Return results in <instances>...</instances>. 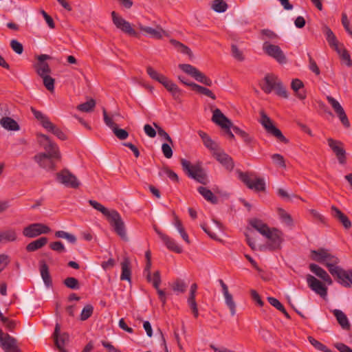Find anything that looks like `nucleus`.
Wrapping results in <instances>:
<instances>
[{"label":"nucleus","instance_id":"nucleus-1","mask_svg":"<svg viewBox=\"0 0 352 352\" xmlns=\"http://www.w3.org/2000/svg\"><path fill=\"white\" fill-rule=\"evenodd\" d=\"M327 257L324 265L327 267L330 274L338 283L344 287H350L352 285V270H344L338 266L340 259L330 252Z\"/></svg>","mask_w":352,"mask_h":352},{"label":"nucleus","instance_id":"nucleus-2","mask_svg":"<svg viewBox=\"0 0 352 352\" xmlns=\"http://www.w3.org/2000/svg\"><path fill=\"white\" fill-rule=\"evenodd\" d=\"M180 162L183 170L188 177L203 185H206L209 182L208 175L201 162L192 164L190 161L182 158Z\"/></svg>","mask_w":352,"mask_h":352},{"label":"nucleus","instance_id":"nucleus-3","mask_svg":"<svg viewBox=\"0 0 352 352\" xmlns=\"http://www.w3.org/2000/svg\"><path fill=\"white\" fill-rule=\"evenodd\" d=\"M239 179L250 189L256 192H263L265 190V183L263 179L256 177L254 173L242 172L237 170Z\"/></svg>","mask_w":352,"mask_h":352},{"label":"nucleus","instance_id":"nucleus-4","mask_svg":"<svg viewBox=\"0 0 352 352\" xmlns=\"http://www.w3.org/2000/svg\"><path fill=\"white\" fill-rule=\"evenodd\" d=\"M113 231L123 240H126V232L124 222L119 212L116 210H111L105 216Z\"/></svg>","mask_w":352,"mask_h":352},{"label":"nucleus","instance_id":"nucleus-5","mask_svg":"<svg viewBox=\"0 0 352 352\" xmlns=\"http://www.w3.org/2000/svg\"><path fill=\"white\" fill-rule=\"evenodd\" d=\"M261 118L259 122L264 127L265 131L276 137L280 142L285 144H287L289 140L283 135L281 131L276 128L270 119V118L266 114L264 110H261L260 112Z\"/></svg>","mask_w":352,"mask_h":352},{"label":"nucleus","instance_id":"nucleus-6","mask_svg":"<svg viewBox=\"0 0 352 352\" xmlns=\"http://www.w3.org/2000/svg\"><path fill=\"white\" fill-rule=\"evenodd\" d=\"M38 142L39 144L45 151L44 154H48L58 160H60L61 154L58 145L54 143L51 138L45 134H37Z\"/></svg>","mask_w":352,"mask_h":352},{"label":"nucleus","instance_id":"nucleus-7","mask_svg":"<svg viewBox=\"0 0 352 352\" xmlns=\"http://www.w3.org/2000/svg\"><path fill=\"white\" fill-rule=\"evenodd\" d=\"M179 67L185 73L190 75L195 78L197 81L202 83L205 86L212 87L217 85L216 82L214 84L211 79L208 78L204 73L198 70L195 67L189 64H180Z\"/></svg>","mask_w":352,"mask_h":352},{"label":"nucleus","instance_id":"nucleus-8","mask_svg":"<svg viewBox=\"0 0 352 352\" xmlns=\"http://www.w3.org/2000/svg\"><path fill=\"white\" fill-rule=\"evenodd\" d=\"M267 239V248L270 251H275L281 249L284 241V234L280 230L273 228L269 234L265 236Z\"/></svg>","mask_w":352,"mask_h":352},{"label":"nucleus","instance_id":"nucleus-9","mask_svg":"<svg viewBox=\"0 0 352 352\" xmlns=\"http://www.w3.org/2000/svg\"><path fill=\"white\" fill-rule=\"evenodd\" d=\"M56 180L66 187L78 188L80 186L76 177L69 170L63 169L56 175Z\"/></svg>","mask_w":352,"mask_h":352},{"label":"nucleus","instance_id":"nucleus-10","mask_svg":"<svg viewBox=\"0 0 352 352\" xmlns=\"http://www.w3.org/2000/svg\"><path fill=\"white\" fill-rule=\"evenodd\" d=\"M51 231V229L47 226L35 223H32L23 230V234L28 238H35L43 234H47Z\"/></svg>","mask_w":352,"mask_h":352},{"label":"nucleus","instance_id":"nucleus-11","mask_svg":"<svg viewBox=\"0 0 352 352\" xmlns=\"http://www.w3.org/2000/svg\"><path fill=\"white\" fill-rule=\"evenodd\" d=\"M0 346L5 352H21L17 346V340L0 329Z\"/></svg>","mask_w":352,"mask_h":352},{"label":"nucleus","instance_id":"nucleus-12","mask_svg":"<svg viewBox=\"0 0 352 352\" xmlns=\"http://www.w3.org/2000/svg\"><path fill=\"white\" fill-rule=\"evenodd\" d=\"M263 51L270 56L276 60L279 63L283 64L287 62L286 56L282 50L275 45L265 42L263 45Z\"/></svg>","mask_w":352,"mask_h":352},{"label":"nucleus","instance_id":"nucleus-13","mask_svg":"<svg viewBox=\"0 0 352 352\" xmlns=\"http://www.w3.org/2000/svg\"><path fill=\"white\" fill-rule=\"evenodd\" d=\"M111 17L113 24L117 28L121 30L124 33H126L131 36H138V33L132 28L131 23L126 21L125 19L118 16L115 11L111 12Z\"/></svg>","mask_w":352,"mask_h":352},{"label":"nucleus","instance_id":"nucleus-14","mask_svg":"<svg viewBox=\"0 0 352 352\" xmlns=\"http://www.w3.org/2000/svg\"><path fill=\"white\" fill-rule=\"evenodd\" d=\"M34 160L38 164L39 166L47 170H54L56 169V162L58 159L48 155V154L38 153L34 156Z\"/></svg>","mask_w":352,"mask_h":352},{"label":"nucleus","instance_id":"nucleus-15","mask_svg":"<svg viewBox=\"0 0 352 352\" xmlns=\"http://www.w3.org/2000/svg\"><path fill=\"white\" fill-rule=\"evenodd\" d=\"M327 142L329 146L336 155L338 160L340 164H344L346 162V151L343 147V144L340 141L328 138Z\"/></svg>","mask_w":352,"mask_h":352},{"label":"nucleus","instance_id":"nucleus-16","mask_svg":"<svg viewBox=\"0 0 352 352\" xmlns=\"http://www.w3.org/2000/svg\"><path fill=\"white\" fill-rule=\"evenodd\" d=\"M327 99L329 103L331 105L332 108L333 109L335 113L337 114L343 126L346 128H349L350 122L343 107L340 105L339 102L330 96H328L327 97Z\"/></svg>","mask_w":352,"mask_h":352},{"label":"nucleus","instance_id":"nucleus-17","mask_svg":"<svg viewBox=\"0 0 352 352\" xmlns=\"http://www.w3.org/2000/svg\"><path fill=\"white\" fill-rule=\"evenodd\" d=\"M138 27L144 36H148L152 38L160 39L164 36H168L167 32L158 25L155 28H152L138 23Z\"/></svg>","mask_w":352,"mask_h":352},{"label":"nucleus","instance_id":"nucleus-18","mask_svg":"<svg viewBox=\"0 0 352 352\" xmlns=\"http://www.w3.org/2000/svg\"><path fill=\"white\" fill-rule=\"evenodd\" d=\"M309 287L315 293L324 298L327 295V287L321 281L311 274L307 276Z\"/></svg>","mask_w":352,"mask_h":352},{"label":"nucleus","instance_id":"nucleus-19","mask_svg":"<svg viewBox=\"0 0 352 352\" xmlns=\"http://www.w3.org/2000/svg\"><path fill=\"white\" fill-rule=\"evenodd\" d=\"M215 159L223 166L228 171H232L234 167L232 158L226 153L221 148L213 155Z\"/></svg>","mask_w":352,"mask_h":352},{"label":"nucleus","instance_id":"nucleus-20","mask_svg":"<svg viewBox=\"0 0 352 352\" xmlns=\"http://www.w3.org/2000/svg\"><path fill=\"white\" fill-rule=\"evenodd\" d=\"M147 73L150 77L159 82H160L166 88H174L175 85L168 79L166 76L158 73L156 70L151 67H147Z\"/></svg>","mask_w":352,"mask_h":352},{"label":"nucleus","instance_id":"nucleus-21","mask_svg":"<svg viewBox=\"0 0 352 352\" xmlns=\"http://www.w3.org/2000/svg\"><path fill=\"white\" fill-rule=\"evenodd\" d=\"M219 282L221 286L222 292L225 297V301L227 306L229 307L232 316L236 314V305L233 300L232 295L229 293L228 287L223 280L219 279Z\"/></svg>","mask_w":352,"mask_h":352},{"label":"nucleus","instance_id":"nucleus-22","mask_svg":"<svg viewBox=\"0 0 352 352\" xmlns=\"http://www.w3.org/2000/svg\"><path fill=\"white\" fill-rule=\"evenodd\" d=\"M332 216L336 219L346 230L351 228V222L349 217L335 206L331 207Z\"/></svg>","mask_w":352,"mask_h":352},{"label":"nucleus","instance_id":"nucleus-23","mask_svg":"<svg viewBox=\"0 0 352 352\" xmlns=\"http://www.w3.org/2000/svg\"><path fill=\"white\" fill-rule=\"evenodd\" d=\"M212 122L220 126L221 128H228L232 126V122L229 120L220 109H216L213 111L212 118Z\"/></svg>","mask_w":352,"mask_h":352},{"label":"nucleus","instance_id":"nucleus-24","mask_svg":"<svg viewBox=\"0 0 352 352\" xmlns=\"http://www.w3.org/2000/svg\"><path fill=\"white\" fill-rule=\"evenodd\" d=\"M161 282L162 280L160 272L159 270H157L153 273V281L151 282V283H152L153 287L156 289L157 293L159 296V298L162 302V305L164 306L166 302V296L165 292L160 289Z\"/></svg>","mask_w":352,"mask_h":352},{"label":"nucleus","instance_id":"nucleus-25","mask_svg":"<svg viewBox=\"0 0 352 352\" xmlns=\"http://www.w3.org/2000/svg\"><path fill=\"white\" fill-rule=\"evenodd\" d=\"M198 135L201 138L204 146L212 152L213 155L221 149L219 144L212 140L206 132L200 130L198 131Z\"/></svg>","mask_w":352,"mask_h":352},{"label":"nucleus","instance_id":"nucleus-26","mask_svg":"<svg viewBox=\"0 0 352 352\" xmlns=\"http://www.w3.org/2000/svg\"><path fill=\"white\" fill-rule=\"evenodd\" d=\"M121 280H127L129 283H131V261L129 258H124L121 262Z\"/></svg>","mask_w":352,"mask_h":352},{"label":"nucleus","instance_id":"nucleus-27","mask_svg":"<svg viewBox=\"0 0 352 352\" xmlns=\"http://www.w3.org/2000/svg\"><path fill=\"white\" fill-rule=\"evenodd\" d=\"M309 268L311 272L314 273L317 276L320 277L324 282L327 283L329 285L332 284V280L330 276L323 268L315 263H311L309 266Z\"/></svg>","mask_w":352,"mask_h":352},{"label":"nucleus","instance_id":"nucleus-28","mask_svg":"<svg viewBox=\"0 0 352 352\" xmlns=\"http://www.w3.org/2000/svg\"><path fill=\"white\" fill-rule=\"evenodd\" d=\"M40 263V273L43 280V282L47 287H52V280L50 274L49 267L45 261H41Z\"/></svg>","mask_w":352,"mask_h":352},{"label":"nucleus","instance_id":"nucleus-29","mask_svg":"<svg viewBox=\"0 0 352 352\" xmlns=\"http://www.w3.org/2000/svg\"><path fill=\"white\" fill-rule=\"evenodd\" d=\"M329 252V251L328 250L323 248H320L316 250H311V258L313 261L324 265Z\"/></svg>","mask_w":352,"mask_h":352},{"label":"nucleus","instance_id":"nucleus-30","mask_svg":"<svg viewBox=\"0 0 352 352\" xmlns=\"http://www.w3.org/2000/svg\"><path fill=\"white\" fill-rule=\"evenodd\" d=\"M250 226L256 230L260 234L263 236L269 234V232L272 230L269 226L258 219H252L250 221Z\"/></svg>","mask_w":352,"mask_h":352},{"label":"nucleus","instance_id":"nucleus-31","mask_svg":"<svg viewBox=\"0 0 352 352\" xmlns=\"http://www.w3.org/2000/svg\"><path fill=\"white\" fill-rule=\"evenodd\" d=\"M47 242L48 239L47 237H40L39 239L28 243L25 247V250L28 252H35L47 245Z\"/></svg>","mask_w":352,"mask_h":352},{"label":"nucleus","instance_id":"nucleus-32","mask_svg":"<svg viewBox=\"0 0 352 352\" xmlns=\"http://www.w3.org/2000/svg\"><path fill=\"white\" fill-rule=\"evenodd\" d=\"M323 32L331 47L336 50L342 46V45L339 44L335 34L329 27L324 26Z\"/></svg>","mask_w":352,"mask_h":352},{"label":"nucleus","instance_id":"nucleus-33","mask_svg":"<svg viewBox=\"0 0 352 352\" xmlns=\"http://www.w3.org/2000/svg\"><path fill=\"white\" fill-rule=\"evenodd\" d=\"M161 240L169 250L177 254L182 252V248L179 245H177L173 239L170 238L168 235L166 234L164 236Z\"/></svg>","mask_w":352,"mask_h":352},{"label":"nucleus","instance_id":"nucleus-34","mask_svg":"<svg viewBox=\"0 0 352 352\" xmlns=\"http://www.w3.org/2000/svg\"><path fill=\"white\" fill-rule=\"evenodd\" d=\"M333 314L343 329H349L350 324L345 314L339 309L333 310Z\"/></svg>","mask_w":352,"mask_h":352},{"label":"nucleus","instance_id":"nucleus-35","mask_svg":"<svg viewBox=\"0 0 352 352\" xmlns=\"http://www.w3.org/2000/svg\"><path fill=\"white\" fill-rule=\"evenodd\" d=\"M197 191L204 197L208 201L216 204L218 203V198L213 194V192L204 186H199Z\"/></svg>","mask_w":352,"mask_h":352},{"label":"nucleus","instance_id":"nucleus-36","mask_svg":"<svg viewBox=\"0 0 352 352\" xmlns=\"http://www.w3.org/2000/svg\"><path fill=\"white\" fill-rule=\"evenodd\" d=\"M16 238V233L14 229H8L0 232V243L14 241Z\"/></svg>","mask_w":352,"mask_h":352},{"label":"nucleus","instance_id":"nucleus-37","mask_svg":"<svg viewBox=\"0 0 352 352\" xmlns=\"http://www.w3.org/2000/svg\"><path fill=\"white\" fill-rule=\"evenodd\" d=\"M47 126L45 128L48 132L52 133L56 135L58 139L61 140H67V135L65 133L56 125L53 124L52 122L47 123Z\"/></svg>","mask_w":352,"mask_h":352},{"label":"nucleus","instance_id":"nucleus-38","mask_svg":"<svg viewBox=\"0 0 352 352\" xmlns=\"http://www.w3.org/2000/svg\"><path fill=\"white\" fill-rule=\"evenodd\" d=\"M265 81L268 88H282L283 87L281 80L274 75H267L265 77Z\"/></svg>","mask_w":352,"mask_h":352},{"label":"nucleus","instance_id":"nucleus-39","mask_svg":"<svg viewBox=\"0 0 352 352\" xmlns=\"http://www.w3.org/2000/svg\"><path fill=\"white\" fill-rule=\"evenodd\" d=\"M1 124L2 126L8 130L17 131L19 129L18 123L12 118L10 117H5L1 118Z\"/></svg>","mask_w":352,"mask_h":352},{"label":"nucleus","instance_id":"nucleus-40","mask_svg":"<svg viewBox=\"0 0 352 352\" xmlns=\"http://www.w3.org/2000/svg\"><path fill=\"white\" fill-rule=\"evenodd\" d=\"M170 42L178 52L187 55L190 58H192V52L187 46L175 39H171Z\"/></svg>","mask_w":352,"mask_h":352},{"label":"nucleus","instance_id":"nucleus-41","mask_svg":"<svg viewBox=\"0 0 352 352\" xmlns=\"http://www.w3.org/2000/svg\"><path fill=\"white\" fill-rule=\"evenodd\" d=\"M96 100L93 98H89L85 102L78 104L76 109L81 112H91L96 107Z\"/></svg>","mask_w":352,"mask_h":352},{"label":"nucleus","instance_id":"nucleus-42","mask_svg":"<svg viewBox=\"0 0 352 352\" xmlns=\"http://www.w3.org/2000/svg\"><path fill=\"white\" fill-rule=\"evenodd\" d=\"M171 287L175 292L184 293L186 290L187 285L183 280L177 278L172 284Z\"/></svg>","mask_w":352,"mask_h":352},{"label":"nucleus","instance_id":"nucleus-43","mask_svg":"<svg viewBox=\"0 0 352 352\" xmlns=\"http://www.w3.org/2000/svg\"><path fill=\"white\" fill-rule=\"evenodd\" d=\"M232 129L233 131L236 135H239L246 144H249L252 142V140H253L252 138L245 131L241 129L239 127L234 125L233 124H232Z\"/></svg>","mask_w":352,"mask_h":352},{"label":"nucleus","instance_id":"nucleus-44","mask_svg":"<svg viewBox=\"0 0 352 352\" xmlns=\"http://www.w3.org/2000/svg\"><path fill=\"white\" fill-rule=\"evenodd\" d=\"M32 112L34 117L40 122L43 128L47 126V123H50L51 121L49 118L45 116L42 112L36 110L32 107Z\"/></svg>","mask_w":352,"mask_h":352},{"label":"nucleus","instance_id":"nucleus-45","mask_svg":"<svg viewBox=\"0 0 352 352\" xmlns=\"http://www.w3.org/2000/svg\"><path fill=\"white\" fill-rule=\"evenodd\" d=\"M63 284L69 289L77 290L80 286L79 281L74 277H67L63 280Z\"/></svg>","mask_w":352,"mask_h":352},{"label":"nucleus","instance_id":"nucleus-46","mask_svg":"<svg viewBox=\"0 0 352 352\" xmlns=\"http://www.w3.org/2000/svg\"><path fill=\"white\" fill-rule=\"evenodd\" d=\"M55 236L57 238H62L67 239L72 244H74L76 242V237L70 233L66 232L63 230H58L55 232Z\"/></svg>","mask_w":352,"mask_h":352},{"label":"nucleus","instance_id":"nucleus-47","mask_svg":"<svg viewBox=\"0 0 352 352\" xmlns=\"http://www.w3.org/2000/svg\"><path fill=\"white\" fill-rule=\"evenodd\" d=\"M59 331H60V326L58 323H56L54 329V331L53 333V338L54 340L55 345L58 349V350L61 352H68L66 349H64L63 346L60 344V341L58 340Z\"/></svg>","mask_w":352,"mask_h":352},{"label":"nucleus","instance_id":"nucleus-48","mask_svg":"<svg viewBox=\"0 0 352 352\" xmlns=\"http://www.w3.org/2000/svg\"><path fill=\"white\" fill-rule=\"evenodd\" d=\"M212 9L217 12H224L228 9V5L224 0H214Z\"/></svg>","mask_w":352,"mask_h":352},{"label":"nucleus","instance_id":"nucleus-49","mask_svg":"<svg viewBox=\"0 0 352 352\" xmlns=\"http://www.w3.org/2000/svg\"><path fill=\"white\" fill-rule=\"evenodd\" d=\"M94 312V307L91 304L86 305L80 314V319L82 321H85L87 320L91 316Z\"/></svg>","mask_w":352,"mask_h":352},{"label":"nucleus","instance_id":"nucleus-50","mask_svg":"<svg viewBox=\"0 0 352 352\" xmlns=\"http://www.w3.org/2000/svg\"><path fill=\"white\" fill-rule=\"evenodd\" d=\"M278 213L283 222L286 223L287 226H291L293 225V219L292 218V216L289 213H287L284 209L278 208Z\"/></svg>","mask_w":352,"mask_h":352},{"label":"nucleus","instance_id":"nucleus-51","mask_svg":"<svg viewBox=\"0 0 352 352\" xmlns=\"http://www.w3.org/2000/svg\"><path fill=\"white\" fill-rule=\"evenodd\" d=\"M308 340L311 345H313L316 349L323 351V352H332L330 349H329L324 344L316 340L314 338L311 336L308 337Z\"/></svg>","mask_w":352,"mask_h":352},{"label":"nucleus","instance_id":"nucleus-52","mask_svg":"<svg viewBox=\"0 0 352 352\" xmlns=\"http://www.w3.org/2000/svg\"><path fill=\"white\" fill-rule=\"evenodd\" d=\"M337 52V53L340 55V56L341 57V58L342 59V60L344 62V63L347 65V66H351V60L350 59V56L349 54H348V52H346V50L343 48L342 46H341L340 47H339L338 50H336Z\"/></svg>","mask_w":352,"mask_h":352},{"label":"nucleus","instance_id":"nucleus-53","mask_svg":"<svg viewBox=\"0 0 352 352\" xmlns=\"http://www.w3.org/2000/svg\"><path fill=\"white\" fill-rule=\"evenodd\" d=\"M187 302L191 309V311H192L194 317L195 318H198L199 311H198V307H197V302L195 300V297L188 296Z\"/></svg>","mask_w":352,"mask_h":352},{"label":"nucleus","instance_id":"nucleus-54","mask_svg":"<svg viewBox=\"0 0 352 352\" xmlns=\"http://www.w3.org/2000/svg\"><path fill=\"white\" fill-rule=\"evenodd\" d=\"M36 68L38 74L41 77L47 75L50 70L49 65L47 63H38L36 65Z\"/></svg>","mask_w":352,"mask_h":352},{"label":"nucleus","instance_id":"nucleus-55","mask_svg":"<svg viewBox=\"0 0 352 352\" xmlns=\"http://www.w3.org/2000/svg\"><path fill=\"white\" fill-rule=\"evenodd\" d=\"M89 204L96 210L100 211L104 216H106L109 212V210L102 206L101 204L98 203L95 200H89Z\"/></svg>","mask_w":352,"mask_h":352},{"label":"nucleus","instance_id":"nucleus-56","mask_svg":"<svg viewBox=\"0 0 352 352\" xmlns=\"http://www.w3.org/2000/svg\"><path fill=\"white\" fill-rule=\"evenodd\" d=\"M112 131L115 135L121 140H126L129 137V133L125 129H119L118 126L114 127Z\"/></svg>","mask_w":352,"mask_h":352},{"label":"nucleus","instance_id":"nucleus-57","mask_svg":"<svg viewBox=\"0 0 352 352\" xmlns=\"http://www.w3.org/2000/svg\"><path fill=\"white\" fill-rule=\"evenodd\" d=\"M309 212L316 221L320 222L324 226H328L327 219L323 215L320 214L317 210L311 209L309 210Z\"/></svg>","mask_w":352,"mask_h":352},{"label":"nucleus","instance_id":"nucleus-58","mask_svg":"<svg viewBox=\"0 0 352 352\" xmlns=\"http://www.w3.org/2000/svg\"><path fill=\"white\" fill-rule=\"evenodd\" d=\"M272 160L274 164L279 166L280 167H282V168L286 167L285 159H284L283 156L281 155L280 154H278V153L273 154L272 155Z\"/></svg>","mask_w":352,"mask_h":352},{"label":"nucleus","instance_id":"nucleus-59","mask_svg":"<svg viewBox=\"0 0 352 352\" xmlns=\"http://www.w3.org/2000/svg\"><path fill=\"white\" fill-rule=\"evenodd\" d=\"M151 261H146V265L144 270V274L146 277L147 282L151 283L153 281V274L151 275Z\"/></svg>","mask_w":352,"mask_h":352},{"label":"nucleus","instance_id":"nucleus-60","mask_svg":"<svg viewBox=\"0 0 352 352\" xmlns=\"http://www.w3.org/2000/svg\"><path fill=\"white\" fill-rule=\"evenodd\" d=\"M50 248L58 253L65 252V248L63 243L61 241H54L50 244Z\"/></svg>","mask_w":352,"mask_h":352},{"label":"nucleus","instance_id":"nucleus-61","mask_svg":"<svg viewBox=\"0 0 352 352\" xmlns=\"http://www.w3.org/2000/svg\"><path fill=\"white\" fill-rule=\"evenodd\" d=\"M10 47L18 54H21L23 52L22 44L16 40L13 39L10 41Z\"/></svg>","mask_w":352,"mask_h":352},{"label":"nucleus","instance_id":"nucleus-62","mask_svg":"<svg viewBox=\"0 0 352 352\" xmlns=\"http://www.w3.org/2000/svg\"><path fill=\"white\" fill-rule=\"evenodd\" d=\"M342 24L348 34L352 36V28L350 26L349 19L345 13L342 14Z\"/></svg>","mask_w":352,"mask_h":352},{"label":"nucleus","instance_id":"nucleus-63","mask_svg":"<svg viewBox=\"0 0 352 352\" xmlns=\"http://www.w3.org/2000/svg\"><path fill=\"white\" fill-rule=\"evenodd\" d=\"M162 171L174 182H179L178 175L168 167H164Z\"/></svg>","mask_w":352,"mask_h":352},{"label":"nucleus","instance_id":"nucleus-64","mask_svg":"<svg viewBox=\"0 0 352 352\" xmlns=\"http://www.w3.org/2000/svg\"><path fill=\"white\" fill-rule=\"evenodd\" d=\"M232 55L238 60H243L244 59L243 52L235 45H232Z\"/></svg>","mask_w":352,"mask_h":352}]
</instances>
